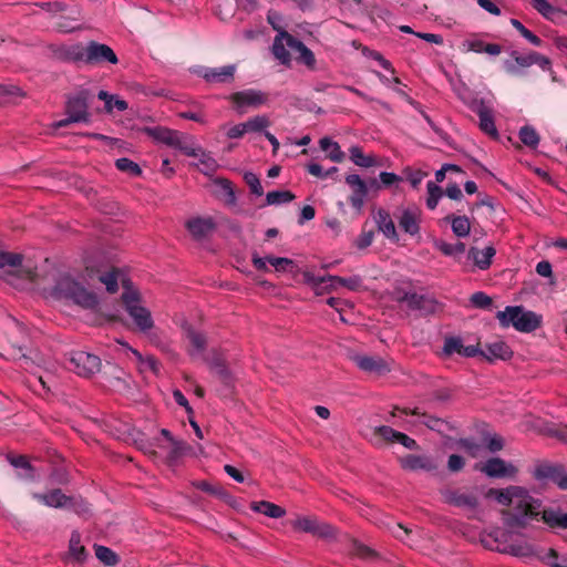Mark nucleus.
<instances>
[{
	"mask_svg": "<svg viewBox=\"0 0 567 567\" xmlns=\"http://www.w3.org/2000/svg\"><path fill=\"white\" fill-rule=\"evenodd\" d=\"M486 497L494 498L499 505L508 507L503 513L504 523L511 528H525L530 522L542 519L551 528H567V514L556 509H542L543 503L530 492L518 485L505 488H489Z\"/></svg>",
	"mask_w": 567,
	"mask_h": 567,
	"instance_id": "f257e3e1",
	"label": "nucleus"
},
{
	"mask_svg": "<svg viewBox=\"0 0 567 567\" xmlns=\"http://www.w3.org/2000/svg\"><path fill=\"white\" fill-rule=\"evenodd\" d=\"M51 296L87 310H94L99 305L96 293L89 290L78 278L70 274L59 275L51 289Z\"/></svg>",
	"mask_w": 567,
	"mask_h": 567,
	"instance_id": "f03ea898",
	"label": "nucleus"
},
{
	"mask_svg": "<svg viewBox=\"0 0 567 567\" xmlns=\"http://www.w3.org/2000/svg\"><path fill=\"white\" fill-rule=\"evenodd\" d=\"M122 302L125 311L133 320L135 327L141 332H147L154 327V320L151 311L145 307L141 293L124 284Z\"/></svg>",
	"mask_w": 567,
	"mask_h": 567,
	"instance_id": "7ed1b4c3",
	"label": "nucleus"
},
{
	"mask_svg": "<svg viewBox=\"0 0 567 567\" xmlns=\"http://www.w3.org/2000/svg\"><path fill=\"white\" fill-rule=\"evenodd\" d=\"M502 327L513 326L517 331L532 332L540 327L542 316L525 310L523 307H506L503 311L496 315Z\"/></svg>",
	"mask_w": 567,
	"mask_h": 567,
	"instance_id": "20e7f679",
	"label": "nucleus"
},
{
	"mask_svg": "<svg viewBox=\"0 0 567 567\" xmlns=\"http://www.w3.org/2000/svg\"><path fill=\"white\" fill-rule=\"evenodd\" d=\"M442 495L445 503L463 509L470 518L483 519L485 511L483 507H480L475 493L462 489H446Z\"/></svg>",
	"mask_w": 567,
	"mask_h": 567,
	"instance_id": "39448f33",
	"label": "nucleus"
},
{
	"mask_svg": "<svg viewBox=\"0 0 567 567\" xmlns=\"http://www.w3.org/2000/svg\"><path fill=\"white\" fill-rule=\"evenodd\" d=\"M227 100L231 103L234 110L238 114H244L249 109H258L267 104L269 95L260 90L246 89L229 94Z\"/></svg>",
	"mask_w": 567,
	"mask_h": 567,
	"instance_id": "423d86ee",
	"label": "nucleus"
},
{
	"mask_svg": "<svg viewBox=\"0 0 567 567\" xmlns=\"http://www.w3.org/2000/svg\"><path fill=\"white\" fill-rule=\"evenodd\" d=\"M146 133L155 141L177 148L183 153L190 151V143L194 140L190 135L161 126L148 127Z\"/></svg>",
	"mask_w": 567,
	"mask_h": 567,
	"instance_id": "0eeeda50",
	"label": "nucleus"
},
{
	"mask_svg": "<svg viewBox=\"0 0 567 567\" xmlns=\"http://www.w3.org/2000/svg\"><path fill=\"white\" fill-rule=\"evenodd\" d=\"M101 360L99 357L85 351H73L69 354V369L76 374L90 378L100 371Z\"/></svg>",
	"mask_w": 567,
	"mask_h": 567,
	"instance_id": "6e6552de",
	"label": "nucleus"
},
{
	"mask_svg": "<svg viewBox=\"0 0 567 567\" xmlns=\"http://www.w3.org/2000/svg\"><path fill=\"white\" fill-rule=\"evenodd\" d=\"M66 115L64 120L56 122V127L66 126L71 123L89 122L90 114L85 100L81 96L69 99L66 103Z\"/></svg>",
	"mask_w": 567,
	"mask_h": 567,
	"instance_id": "1a4fd4ad",
	"label": "nucleus"
},
{
	"mask_svg": "<svg viewBox=\"0 0 567 567\" xmlns=\"http://www.w3.org/2000/svg\"><path fill=\"white\" fill-rule=\"evenodd\" d=\"M85 58L86 64H102L105 62L116 64L118 62L111 47L95 41H91L86 44Z\"/></svg>",
	"mask_w": 567,
	"mask_h": 567,
	"instance_id": "9d476101",
	"label": "nucleus"
},
{
	"mask_svg": "<svg viewBox=\"0 0 567 567\" xmlns=\"http://www.w3.org/2000/svg\"><path fill=\"white\" fill-rule=\"evenodd\" d=\"M534 65L533 51L522 54L513 50L509 58L503 61L504 71L512 76H524L526 69Z\"/></svg>",
	"mask_w": 567,
	"mask_h": 567,
	"instance_id": "9b49d317",
	"label": "nucleus"
},
{
	"mask_svg": "<svg viewBox=\"0 0 567 567\" xmlns=\"http://www.w3.org/2000/svg\"><path fill=\"white\" fill-rule=\"evenodd\" d=\"M184 154L196 158L197 162L194 163V165L205 175L214 174L219 167L217 161L197 145L194 140L190 143V151H187Z\"/></svg>",
	"mask_w": 567,
	"mask_h": 567,
	"instance_id": "f8f14e48",
	"label": "nucleus"
},
{
	"mask_svg": "<svg viewBox=\"0 0 567 567\" xmlns=\"http://www.w3.org/2000/svg\"><path fill=\"white\" fill-rule=\"evenodd\" d=\"M352 359L360 370L370 374L382 375L390 371L389 363L379 355L357 354Z\"/></svg>",
	"mask_w": 567,
	"mask_h": 567,
	"instance_id": "ddd939ff",
	"label": "nucleus"
},
{
	"mask_svg": "<svg viewBox=\"0 0 567 567\" xmlns=\"http://www.w3.org/2000/svg\"><path fill=\"white\" fill-rule=\"evenodd\" d=\"M480 471L486 474L488 477H513L517 473V468L511 464L506 463L504 460L499 457H493L487 460L482 466Z\"/></svg>",
	"mask_w": 567,
	"mask_h": 567,
	"instance_id": "4468645a",
	"label": "nucleus"
},
{
	"mask_svg": "<svg viewBox=\"0 0 567 567\" xmlns=\"http://www.w3.org/2000/svg\"><path fill=\"white\" fill-rule=\"evenodd\" d=\"M346 183L352 189V194L349 197V202L354 209L360 212L364 205V200L368 195V185L358 174L347 175Z\"/></svg>",
	"mask_w": 567,
	"mask_h": 567,
	"instance_id": "2eb2a0df",
	"label": "nucleus"
},
{
	"mask_svg": "<svg viewBox=\"0 0 567 567\" xmlns=\"http://www.w3.org/2000/svg\"><path fill=\"white\" fill-rule=\"evenodd\" d=\"M235 72L236 65L229 64L220 68H203L199 74L209 83H230Z\"/></svg>",
	"mask_w": 567,
	"mask_h": 567,
	"instance_id": "dca6fc26",
	"label": "nucleus"
},
{
	"mask_svg": "<svg viewBox=\"0 0 567 567\" xmlns=\"http://www.w3.org/2000/svg\"><path fill=\"white\" fill-rule=\"evenodd\" d=\"M293 527L306 532L311 533L313 535H318L321 537H330L332 536V527L320 523L316 518L312 517H299L293 522Z\"/></svg>",
	"mask_w": 567,
	"mask_h": 567,
	"instance_id": "f3484780",
	"label": "nucleus"
},
{
	"mask_svg": "<svg viewBox=\"0 0 567 567\" xmlns=\"http://www.w3.org/2000/svg\"><path fill=\"white\" fill-rule=\"evenodd\" d=\"M400 227L410 235H416L420 230V210L415 207L401 208L396 215Z\"/></svg>",
	"mask_w": 567,
	"mask_h": 567,
	"instance_id": "a211bd4d",
	"label": "nucleus"
},
{
	"mask_svg": "<svg viewBox=\"0 0 567 567\" xmlns=\"http://www.w3.org/2000/svg\"><path fill=\"white\" fill-rule=\"evenodd\" d=\"M186 228L196 240L206 238L215 229V223L210 217H193L186 223Z\"/></svg>",
	"mask_w": 567,
	"mask_h": 567,
	"instance_id": "6ab92c4d",
	"label": "nucleus"
},
{
	"mask_svg": "<svg viewBox=\"0 0 567 567\" xmlns=\"http://www.w3.org/2000/svg\"><path fill=\"white\" fill-rule=\"evenodd\" d=\"M32 497L48 507L63 508L73 506L72 498L63 494L61 489H53L47 494L33 493Z\"/></svg>",
	"mask_w": 567,
	"mask_h": 567,
	"instance_id": "aec40b11",
	"label": "nucleus"
},
{
	"mask_svg": "<svg viewBox=\"0 0 567 567\" xmlns=\"http://www.w3.org/2000/svg\"><path fill=\"white\" fill-rule=\"evenodd\" d=\"M295 39L288 32H280L274 39L271 52L274 56L284 65H289L291 62V56L286 47L290 48V40Z\"/></svg>",
	"mask_w": 567,
	"mask_h": 567,
	"instance_id": "412c9836",
	"label": "nucleus"
},
{
	"mask_svg": "<svg viewBox=\"0 0 567 567\" xmlns=\"http://www.w3.org/2000/svg\"><path fill=\"white\" fill-rule=\"evenodd\" d=\"M373 434L375 437H380L385 441H398L400 444L410 450H414L417 446L413 439L386 425L375 427L373 430Z\"/></svg>",
	"mask_w": 567,
	"mask_h": 567,
	"instance_id": "4be33fe9",
	"label": "nucleus"
},
{
	"mask_svg": "<svg viewBox=\"0 0 567 567\" xmlns=\"http://www.w3.org/2000/svg\"><path fill=\"white\" fill-rule=\"evenodd\" d=\"M158 447L165 454V458L169 465L177 463L179 458H182L189 450V446L185 442L178 441L176 439L169 442L161 443L158 444Z\"/></svg>",
	"mask_w": 567,
	"mask_h": 567,
	"instance_id": "5701e85b",
	"label": "nucleus"
},
{
	"mask_svg": "<svg viewBox=\"0 0 567 567\" xmlns=\"http://www.w3.org/2000/svg\"><path fill=\"white\" fill-rule=\"evenodd\" d=\"M495 255L496 249L492 245L483 249L471 247L467 252L468 259L473 260L474 265L481 270H486L491 267Z\"/></svg>",
	"mask_w": 567,
	"mask_h": 567,
	"instance_id": "b1692460",
	"label": "nucleus"
},
{
	"mask_svg": "<svg viewBox=\"0 0 567 567\" xmlns=\"http://www.w3.org/2000/svg\"><path fill=\"white\" fill-rule=\"evenodd\" d=\"M185 334L188 341V353L193 358H202L206 349V337L192 327L185 328Z\"/></svg>",
	"mask_w": 567,
	"mask_h": 567,
	"instance_id": "393cba45",
	"label": "nucleus"
},
{
	"mask_svg": "<svg viewBox=\"0 0 567 567\" xmlns=\"http://www.w3.org/2000/svg\"><path fill=\"white\" fill-rule=\"evenodd\" d=\"M121 344L127 350L128 353L132 354V357L136 361L138 370L142 373L146 371H152L153 373L157 374L159 372V364L154 357L143 355L140 351L131 348L127 343L121 342Z\"/></svg>",
	"mask_w": 567,
	"mask_h": 567,
	"instance_id": "a878e982",
	"label": "nucleus"
},
{
	"mask_svg": "<svg viewBox=\"0 0 567 567\" xmlns=\"http://www.w3.org/2000/svg\"><path fill=\"white\" fill-rule=\"evenodd\" d=\"M316 284H326L332 289H338L339 287H346L349 290H357L361 287V278L359 276H352L348 278L338 277V276H328L321 277L316 280Z\"/></svg>",
	"mask_w": 567,
	"mask_h": 567,
	"instance_id": "bb28decb",
	"label": "nucleus"
},
{
	"mask_svg": "<svg viewBox=\"0 0 567 567\" xmlns=\"http://www.w3.org/2000/svg\"><path fill=\"white\" fill-rule=\"evenodd\" d=\"M513 352L504 341H494L486 344L485 350H482V357L487 361L494 360H508Z\"/></svg>",
	"mask_w": 567,
	"mask_h": 567,
	"instance_id": "cd10ccee",
	"label": "nucleus"
},
{
	"mask_svg": "<svg viewBox=\"0 0 567 567\" xmlns=\"http://www.w3.org/2000/svg\"><path fill=\"white\" fill-rule=\"evenodd\" d=\"M214 194L228 206L236 205V195L231 183L225 178H216L213 182Z\"/></svg>",
	"mask_w": 567,
	"mask_h": 567,
	"instance_id": "c85d7f7f",
	"label": "nucleus"
},
{
	"mask_svg": "<svg viewBox=\"0 0 567 567\" xmlns=\"http://www.w3.org/2000/svg\"><path fill=\"white\" fill-rule=\"evenodd\" d=\"M87 557L85 547L81 544V535L74 530L69 540L68 559L74 563H83Z\"/></svg>",
	"mask_w": 567,
	"mask_h": 567,
	"instance_id": "c756f323",
	"label": "nucleus"
},
{
	"mask_svg": "<svg viewBox=\"0 0 567 567\" xmlns=\"http://www.w3.org/2000/svg\"><path fill=\"white\" fill-rule=\"evenodd\" d=\"M375 221L379 230L382 231L386 238L392 240L399 239L394 223L386 210L380 209L377 213Z\"/></svg>",
	"mask_w": 567,
	"mask_h": 567,
	"instance_id": "7c9ffc66",
	"label": "nucleus"
},
{
	"mask_svg": "<svg viewBox=\"0 0 567 567\" xmlns=\"http://www.w3.org/2000/svg\"><path fill=\"white\" fill-rule=\"evenodd\" d=\"M290 49L295 50L299 53L297 56V61L305 64L309 69H315L316 66V58L312 51L307 48L301 41L298 39H291L290 40Z\"/></svg>",
	"mask_w": 567,
	"mask_h": 567,
	"instance_id": "2f4dec72",
	"label": "nucleus"
},
{
	"mask_svg": "<svg viewBox=\"0 0 567 567\" xmlns=\"http://www.w3.org/2000/svg\"><path fill=\"white\" fill-rule=\"evenodd\" d=\"M22 264V256L20 254L0 250V269L4 270L8 275H13L19 271Z\"/></svg>",
	"mask_w": 567,
	"mask_h": 567,
	"instance_id": "473e14b6",
	"label": "nucleus"
},
{
	"mask_svg": "<svg viewBox=\"0 0 567 567\" xmlns=\"http://www.w3.org/2000/svg\"><path fill=\"white\" fill-rule=\"evenodd\" d=\"M476 113L480 117V127L481 130L491 135V136H496L497 135V130H496V126H495V123H494V118H493V115H492V111L481 104L477 109H476Z\"/></svg>",
	"mask_w": 567,
	"mask_h": 567,
	"instance_id": "72a5a7b5",
	"label": "nucleus"
},
{
	"mask_svg": "<svg viewBox=\"0 0 567 567\" xmlns=\"http://www.w3.org/2000/svg\"><path fill=\"white\" fill-rule=\"evenodd\" d=\"M99 280L105 285L109 292H115L117 290L120 280L123 286L125 284L127 287H131L130 282L124 279V274L115 268L109 272L100 275Z\"/></svg>",
	"mask_w": 567,
	"mask_h": 567,
	"instance_id": "f704fd0d",
	"label": "nucleus"
},
{
	"mask_svg": "<svg viewBox=\"0 0 567 567\" xmlns=\"http://www.w3.org/2000/svg\"><path fill=\"white\" fill-rule=\"evenodd\" d=\"M250 508L271 518H280L286 514L282 507L267 501L254 502Z\"/></svg>",
	"mask_w": 567,
	"mask_h": 567,
	"instance_id": "c9c22d12",
	"label": "nucleus"
},
{
	"mask_svg": "<svg viewBox=\"0 0 567 567\" xmlns=\"http://www.w3.org/2000/svg\"><path fill=\"white\" fill-rule=\"evenodd\" d=\"M350 159L360 167L369 168L377 165V159L372 154L365 155L361 147L353 145L349 148Z\"/></svg>",
	"mask_w": 567,
	"mask_h": 567,
	"instance_id": "e433bc0d",
	"label": "nucleus"
},
{
	"mask_svg": "<svg viewBox=\"0 0 567 567\" xmlns=\"http://www.w3.org/2000/svg\"><path fill=\"white\" fill-rule=\"evenodd\" d=\"M97 97L104 102L105 111L107 113H111L114 109L123 112L128 107L127 103L124 100L120 99L117 95L110 94L106 91H100L97 93Z\"/></svg>",
	"mask_w": 567,
	"mask_h": 567,
	"instance_id": "4c0bfd02",
	"label": "nucleus"
},
{
	"mask_svg": "<svg viewBox=\"0 0 567 567\" xmlns=\"http://www.w3.org/2000/svg\"><path fill=\"white\" fill-rule=\"evenodd\" d=\"M320 148L328 153V157L336 163H340L344 158V153L341 151L339 144L329 137H323L319 141Z\"/></svg>",
	"mask_w": 567,
	"mask_h": 567,
	"instance_id": "58836bf2",
	"label": "nucleus"
},
{
	"mask_svg": "<svg viewBox=\"0 0 567 567\" xmlns=\"http://www.w3.org/2000/svg\"><path fill=\"white\" fill-rule=\"evenodd\" d=\"M402 465L404 468H409V470L432 471V470L436 468V465L427 457L415 456V455H410V456L405 457L402 461Z\"/></svg>",
	"mask_w": 567,
	"mask_h": 567,
	"instance_id": "ea45409f",
	"label": "nucleus"
},
{
	"mask_svg": "<svg viewBox=\"0 0 567 567\" xmlns=\"http://www.w3.org/2000/svg\"><path fill=\"white\" fill-rule=\"evenodd\" d=\"M246 133H256L265 131L269 125V118L266 115H256L243 123Z\"/></svg>",
	"mask_w": 567,
	"mask_h": 567,
	"instance_id": "a19ab883",
	"label": "nucleus"
},
{
	"mask_svg": "<svg viewBox=\"0 0 567 567\" xmlns=\"http://www.w3.org/2000/svg\"><path fill=\"white\" fill-rule=\"evenodd\" d=\"M451 226L457 237H466L471 231V224L466 216L451 217Z\"/></svg>",
	"mask_w": 567,
	"mask_h": 567,
	"instance_id": "79ce46f5",
	"label": "nucleus"
},
{
	"mask_svg": "<svg viewBox=\"0 0 567 567\" xmlns=\"http://www.w3.org/2000/svg\"><path fill=\"white\" fill-rule=\"evenodd\" d=\"M434 245L445 256H456L465 251V244L461 241L450 244L443 240H436Z\"/></svg>",
	"mask_w": 567,
	"mask_h": 567,
	"instance_id": "37998d69",
	"label": "nucleus"
},
{
	"mask_svg": "<svg viewBox=\"0 0 567 567\" xmlns=\"http://www.w3.org/2000/svg\"><path fill=\"white\" fill-rule=\"evenodd\" d=\"M295 199V195L289 190H274L266 196L267 205H280L290 203Z\"/></svg>",
	"mask_w": 567,
	"mask_h": 567,
	"instance_id": "c03bdc74",
	"label": "nucleus"
},
{
	"mask_svg": "<svg viewBox=\"0 0 567 567\" xmlns=\"http://www.w3.org/2000/svg\"><path fill=\"white\" fill-rule=\"evenodd\" d=\"M115 166L118 171L126 173L130 176H140L142 174V169L138 164L126 157L116 159Z\"/></svg>",
	"mask_w": 567,
	"mask_h": 567,
	"instance_id": "a18cd8bd",
	"label": "nucleus"
},
{
	"mask_svg": "<svg viewBox=\"0 0 567 567\" xmlns=\"http://www.w3.org/2000/svg\"><path fill=\"white\" fill-rule=\"evenodd\" d=\"M427 188V198H426V206L429 209L433 210L436 208L439 200L441 199L443 192L440 186L436 185L434 182H429L426 184Z\"/></svg>",
	"mask_w": 567,
	"mask_h": 567,
	"instance_id": "49530a36",
	"label": "nucleus"
},
{
	"mask_svg": "<svg viewBox=\"0 0 567 567\" xmlns=\"http://www.w3.org/2000/svg\"><path fill=\"white\" fill-rule=\"evenodd\" d=\"M519 138L529 147H536L539 143V136L536 130L529 125H525L519 130Z\"/></svg>",
	"mask_w": 567,
	"mask_h": 567,
	"instance_id": "de8ad7c7",
	"label": "nucleus"
},
{
	"mask_svg": "<svg viewBox=\"0 0 567 567\" xmlns=\"http://www.w3.org/2000/svg\"><path fill=\"white\" fill-rule=\"evenodd\" d=\"M502 550L517 557H528L533 554V547L526 542L509 544Z\"/></svg>",
	"mask_w": 567,
	"mask_h": 567,
	"instance_id": "09e8293b",
	"label": "nucleus"
},
{
	"mask_svg": "<svg viewBox=\"0 0 567 567\" xmlns=\"http://www.w3.org/2000/svg\"><path fill=\"white\" fill-rule=\"evenodd\" d=\"M95 556L107 566H113L118 560L117 555L112 549L101 545L95 546Z\"/></svg>",
	"mask_w": 567,
	"mask_h": 567,
	"instance_id": "8fccbe9b",
	"label": "nucleus"
},
{
	"mask_svg": "<svg viewBox=\"0 0 567 567\" xmlns=\"http://www.w3.org/2000/svg\"><path fill=\"white\" fill-rule=\"evenodd\" d=\"M379 177H380L381 184H379L377 179H372L370 182L371 188L379 189L381 187V185L384 187H389V186L401 181V177L399 175H396L394 173H390V172H381Z\"/></svg>",
	"mask_w": 567,
	"mask_h": 567,
	"instance_id": "3c124183",
	"label": "nucleus"
},
{
	"mask_svg": "<svg viewBox=\"0 0 567 567\" xmlns=\"http://www.w3.org/2000/svg\"><path fill=\"white\" fill-rule=\"evenodd\" d=\"M18 96H22L19 87L13 85H0V104L11 103Z\"/></svg>",
	"mask_w": 567,
	"mask_h": 567,
	"instance_id": "603ef678",
	"label": "nucleus"
},
{
	"mask_svg": "<svg viewBox=\"0 0 567 567\" xmlns=\"http://www.w3.org/2000/svg\"><path fill=\"white\" fill-rule=\"evenodd\" d=\"M511 23L533 45L539 47L542 44L540 38L526 29L517 19H512Z\"/></svg>",
	"mask_w": 567,
	"mask_h": 567,
	"instance_id": "864d4df0",
	"label": "nucleus"
},
{
	"mask_svg": "<svg viewBox=\"0 0 567 567\" xmlns=\"http://www.w3.org/2000/svg\"><path fill=\"white\" fill-rule=\"evenodd\" d=\"M533 8L537 10L544 18L551 19L557 13L555 7H553L547 0H532Z\"/></svg>",
	"mask_w": 567,
	"mask_h": 567,
	"instance_id": "5fc2aeb1",
	"label": "nucleus"
},
{
	"mask_svg": "<svg viewBox=\"0 0 567 567\" xmlns=\"http://www.w3.org/2000/svg\"><path fill=\"white\" fill-rule=\"evenodd\" d=\"M463 347H464V344H463L461 338L451 337V338L445 339L443 351L445 354H449V355L454 354V353H457L461 355Z\"/></svg>",
	"mask_w": 567,
	"mask_h": 567,
	"instance_id": "6e6d98bb",
	"label": "nucleus"
},
{
	"mask_svg": "<svg viewBox=\"0 0 567 567\" xmlns=\"http://www.w3.org/2000/svg\"><path fill=\"white\" fill-rule=\"evenodd\" d=\"M351 553L352 555L367 560L373 559L375 557V553L371 548L357 540L352 542Z\"/></svg>",
	"mask_w": 567,
	"mask_h": 567,
	"instance_id": "4d7b16f0",
	"label": "nucleus"
},
{
	"mask_svg": "<svg viewBox=\"0 0 567 567\" xmlns=\"http://www.w3.org/2000/svg\"><path fill=\"white\" fill-rule=\"evenodd\" d=\"M544 475L550 477L558 487L567 489V473L564 471L559 468H549Z\"/></svg>",
	"mask_w": 567,
	"mask_h": 567,
	"instance_id": "13d9d810",
	"label": "nucleus"
},
{
	"mask_svg": "<svg viewBox=\"0 0 567 567\" xmlns=\"http://www.w3.org/2000/svg\"><path fill=\"white\" fill-rule=\"evenodd\" d=\"M550 567H566L567 556H559L554 549H549L543 558Z\"/></svg>",
	"mask_w": 567,
	"mask_h": 567,
	"instance_id": "bf43d9fd",
	"label": "nucleus"
},
{
	"mask_svg": "<svg viewBox=\"0 0 567 567\" xmlns=\"http://www.w3.org/2000/svg\"><path fill=\"white\" fill-rule=\"evenodd\" d=\"M244 179L249 186L251 193H254L257 196H261L264 194L262 186L256 174H254L252 172H246L244 174Z\"/></svg>",
	"mask_w": 567,
	"mask_h": 567,
	"instance_id": "052dcab7",
	"label": "nucleus"
},
{
	"mask_svg": "<svg viewBox=\"0 0 567 567\" xmlns=\"http://www.w3.org/2000/svg\"><path fill=\"white\" fill-rule=\"evenodd\" d=\"M484 48H485V43L480 40V39H476V38H472V39H467L465 41H463L462 43V51L463 52H476V53H482L484 52Z\"/></svg>",
	"mask_w": 567,
	"mask_h": 567,
	"instance_id": "680f3d73",
	"label": "nucleus"
},
{
	"mask_svg": "<svg viewBox=\"0 0 567 567\" xmlns=\"http://www.w3.org/2000/svg\"><path fill=\"white\" fill-rule=\"evenodd\" d=\"M267 21L272 29L277 31V34H280V32H287L284 27V18L279 12L269 11L267 14Z\"/></svg>",
	"mask_w": 567,
	"mask_h": 567,
	"instance_id": "e2e57ef3",
	"label": "nucleus"
},
{
	"mask_svg": "<svg viewBox=\"0 0 567 567\" xmlns=\"http://www.w3.org/2000/svg\"><path fill=\"white\" fill-rule=\"evenodd\" d=\"M268 262L277 270V271H286L289 267L293 266V261L289 258L284 257H272L268 256Z\"/></svg>",
	"mask_w": 567,
	"mask_h": 567,
	"instance_id": "0e129e2a",
	"label": "nucleus"
},
{
	"mask_svg": "<svg viewBox=\"0 0 567 567\" xmlns=\"http://www.w3.org/2000/svg\"><path fill=\"white\" fill-rule=\"evenodd\" d=\"M85 52H86V45L83 47L81 44H75V45L70 47V49L68 50V55L70 59H72L74 61H80V62L86 63Z\"/></svg>",
	"mask_w": 567,
	"mask_h": 567,
	"instance_id": "69168bd1",
	"label": "nucleus"
},
{
	"mask_svg": "<svg viewBox=\"0 0 567 567\" xmlns=\"http://www.w3.org/2000/svg\"><path fill=\"white\" fill-rule=\"evenodd\" d=\"M404 174L414 188H416L426 176V173L422 171H412L411 168H405Z\"/></svg>",
	"mask_w": 567,
	"mask_h": 567,
	"instance_id": "338daca9",
	"label": "nucleus"
},
{
	"mask_svg": "<svg viewBox=\"0 0 567 567\" xmlns=\"http://www.w3.org/2000/svg\"><path fill=\"white\" fill-rule=\"evenodd\" d=\"M471 301L478 308H488L492 305V299L484 292H475L471 297Z\"/></svg>",
	"mask_w": 567,
	"mask_h": 567,
	"instance_id": "774afa93",
	"label": "nucleus"
}]
</instances>
